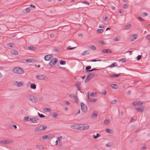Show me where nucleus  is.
<instances>
[{
	"label": "nucleus",
	"mask_w": 150,
	"mask_h": 150,
	"mask_svg": "<svg viewBox=\"0 0 150 150\" xmlns=\"http://www.w3.org/2000/svg\"><path fill=\"white\" fill-rule=\"evenodd\" d=\"M89 48L91 49L92 50H95L96 49V47L94 45H92L91 46L89 47Z\"/></svg>",
	"instance_id": "nucleus-41"
},
{
	"label": "nucleus",
	"mask_w": 150,
	"mask_h": 150,
	"mask_svg": "<svg viewBox=\"0 0 150 150\" xmlns=\"http://www.w3.org/2000/svg\"><path fill=\"white\" fill-rule=\"evenodd\" d=\"M44 110L46 112L51 111V110L50 108H46L44 109Z\"/></svg>",
	"instance_id": "nucleus-29"
},
{
	"label": "nucleus",
	"mask_w": 150,
	"mask_h": 150,
	"mask_svg": "<svg viewBox=\"0 0 150 150\" xmlns=\"http://www.w3.org/2000/svg\"><path fill=\"white\" fill-rule=\"evenodd\" d=\"M142 57L141 55H139L137 57V59L138 60H139Z\"/></svg>",
	"instance_id": "nucleus-52"
},
{
	"label": "nucleus",
	"mask_w": 150,
	"mask_h": 150,
	"mask_svg": "<svg viewBox=\"0 0 150 150\" xmlns=\"http://www.w3.org/2000/svg\"><path fill=\"white\" fill-rule=\"evenodd\" d=\"M97 100V99L95 98V99H90V101L92 102H95L96 100Z\"/></svg>",
	"instance_id": "nucleus-46"
},
{
	"label": "nucleus",
	"mask_w": 150,
	"mask_h": 150,
	"mask_svg": "<svg viewBox=\"0 0 150 150\" xmlns=\"http://www.w3.org/2000/svg\"><path fill=\"white\" fill-rule=\"evenodd\" d=\"M84 125H79L78 129L80 130H84Z\"/></svg>",
	"instance_id": "nucleus-22"
},
{
	"label": "nucleus",
	"mask_w": 150,
	"mask_h": 150,
	"mask_svg": "<svg viewBox=\"0 0 150 150\" xmlns=\"http://www.w3.org/2000/svg\"><path fill=\"white\" fill-rule=\"evenodd\" d=\"M110 121L109 120L105 119L104 122V123L105 125H107L109 123Z\"/></svg>",
	"instance_id": "nucleus-35"
},
{
	"label": "nucleus",
	"mask_w": 150,
	"mask_h": 150,
	"mask_svg": "<svg viewBox=\"0 0 150 150\" xmlns=\"http://www.w3.org/2000/svg\"><path fill=\"white\" fill-rule=\"evenodd\" d=\"M117 102V100H112L111 103L112 104H115Z\"/></svg>",
	"instance_id": "nucleus-59"
},
{
	"label": "nucleus",
	"mask_w": 150,
	"mask_h": 150,
	"mask_svg": "<svg viewBox=\"0 0 150 150\" xmlns=\"http://www.w3.org/2000/svg\"><path fill=\"white\" fill-rule=\"evenodd\" d=\"M103 30L102 29H98L97 30V32L98 33H102L103 32Z\"/></svg>",
	"instance_id": "nucleus-48"
},
{
	"label": "nucleus",
	"mask_w": 150,
	"mask_h": 150,
	"mask_svg": "<svg viewBox=\"0 0 150 150\" xmlns=\"http://www.w3.org/2000/svg\"><path fill=\"white\" fill-rule=\"evenodd\" d=\"M96 92H93L91 94L90 96H94L95 95H96Z\"/></svg>",
	"instance_id": "nucleus-50"
},
{
	"label": "nucleus",
	"mask_w": 150,
	"mask_h": 150,
	"mask_svg": "<svg viewBox=\"0 0 150 150\" xmlns=\"http://www.w3.org/2000/svg\"><path fill=\"white\" fill-rule=\"evenodd\" d=\"M123 7L125 8H127L129 7V5L128 4H125L123 5Z\"/></svg>",
	"instance_id": "nucleus-38"
},
{
	"label": "nucleus",
	"mask_w": 150,
	"mask_h": 150,
	"mask_svg": "<svg viewBox=\"0 0 150 150\" xmlns=\"http://www.w3.org/2000/svg\"><path fill=\"white\" fill-rule=\"evenodd\" d=\"M36 78L39 80H44L47 81L48 78L46 77L44 75L40 74L36 76Z\"/></svg>",
	"instance_id": "nucleus-2"
},
{
	"label": "nucleus",
	"mask_w": 150,
	"mask_h": 150,
	"mask_svg": "<svg viewBox=\"0 0 150 150\" xmlns=\"http://www.w3.org/2000/svg\"><path fill=\"white\" fill-rule=\"evenodd\" d=\"M99 70V69H97L96 68H93L91 70H88V71L91 72V71H96V70Z\"/></svg>",
	"instance_id": "nucleus-55"
},
{
	"label": "nucleus",
	"mask_w": 150,
	"mask_h": 150,
	"mask_svg": "<svg viewBox=\"0 0 150 150\" xmlns=\"http://www.w3.org/2000/svg\"><path fill=\"white\" fill-rule=\"evenodd\" d=\"M38 114L39 115V116L40 117H45V116L44 115H43L42 114H40V113H39V112H38Z\"/></svg>",
	"instance_id": "nucleus-47"
},
{
	"label": "nucleus",
	"mask_w": 150,
	"mask_h": 150,
	"mask_svg": "<svg viewBox=\"0 0 150 150\" xmlns=\"http://www.w3.org/2000/svg\"><path fill=\"white\" fill-rule=\"evenodd\" d=\"M13 142V141L11 140H0V144L2 143L3 144H10Z\"/></svg>",
	"instance_id": "nucleus-7"
},
{
	"label": "nucleus",
	"mask_w": 150,
	"mask_h": 150,
	"mask_svg": "<svg viewBox=\"0 0 150 150\" xmlns=\"http://www.w3.org/2000/svg\"><path fill=\"white\" fill-rule=\"evenodd\" d=\"M40 126H39L38 127L35 128V132H38L40 131H41L40 130Z\"/></svg>",
	"instance_id": "nucleus-40"
},
{
	"label": "nucleus",
	"mask_w": 150,
	"mask_h": 150,
	"mask_svg": "<svg viewBox=\"0 0 150 150\" xmlns=\"http://www.w3.org/2000/svg\"><path fill=\"white\" fill-rule=\"evenodd\" d=\"M117 66V65H115V63H113L112 64L108 66V67H109L112 68L114 67H116V66Z\"/></svg>",
	"instance_id": "nucleus-37"
},
{
	"label": "nucleus",
	"mask_w": 150,
	"mask_h": 150,
	"mask_svg": "<svg viewBox=\"0 0 150 150\" xmlns=\"http://www.w3.org/2000/svg\"><path fill=\"white\" fill-rule=\"evenodd\" d=\"M76 47H71L70 46H68V47H67V49L70 50H72V49H74Z\"/></svg>",
	"instance_id": "nucleus-44"
},
{
	"label": "nucleus",
	"mask_w": 150,
	"mask_h": 150,
	"mask_svg": "<svg viewBox=\"0 0 150 150\" xmlns=\"http://www.w3.org/2000/svg\"><path fill=\"white\" fill-rule=\"evenodd\" d=\"M30 87L31 89H35L36 88V85L34 83H31L30 85Z\"/></svg>",
	"instance_id": "nucleus-21"
},
{
	"label": "nucleus",
	"mask_w": 150,
	"mask_h": 150,
	"mask_svg": "<svg viewBox=\"0 0 150 150\" xmlns=\"http://www.w3.org/2000/svg\"><path fill=\"white\" fill-rule=\"evenodd\" d=\"M106 131L107 132L110 134H112V130L108 129H106Z\"/></svg>",
	"instance_id": "nucleus-33"
},
{
	"label": "nucleus",
	"mask_w": 150,
	"mask_h": 150,
	"mask_svg": "<svg viewBox=\"0 0 150 150\" xmlns=\"http://www.w3.org/2000/svg\"><path fill=\"white\" fill-rule=\"evenodd\" d=\"M120 74H113L112 75H110V76L111 77H117L118 76H119L120 75Z\"/></svg>",
	"instance_id": "nucleus-31"
},
{
	"label": "nucleus",
	"mask_w": 150,
	"mask_h": 150,
	"mask_svg": "<svg viewBox=\"0 0 150 150\" xmlns=\"http://www.w3.org/2000/svg\"><path fill=\"white\" fill-rule=\"evenodd\" d=\"M14 84L18 87H20L22 85V83L21 82L16 81L14 82Z\"/></svg>",
	"instance_id": "nucleus-11"
},
{
	"label": "nucleus",
	"mask_w": 150,
	"mask_h": 150,
	"mask_svg": "<svg viewBox=\"0 0 150 150\" xmlns=\"http://www.w3.org/2000/svg\"><path fill=\"white\" fill-rule=\"evenodd\" d=\"M150 35H148L146 37V38L149 40V42H150V38L149 37L150 36Z\"/></svg>",
	"instance_id": "nucleus-56"
},
{
	"label": "nucleus",
	"mask_w": 150,
	"mask_h": 150,
	"mask_svg": "<svg viewBox=\"0 0 150 150\" xmlns=\"http://www.w3.org/2000/svg\"><path fill=\"white\" fill-rule=\"evenodd\" d=\"M106 91L105 90H103V91L102 94L103 95H105L106 94Z\"/></svg>",
	"instance_id": "nucleus-61"
},
{
	"label": "nucleus",
	"mask_w": 150,
	"mask_h": 150,
	"mask_svg": "<svg viewBox=\"0 0 150 150\" xmlns=\"http://www.w3.org/2000/svg\"><path fill=\"white\" fill-rule=\"evenodd\" d=\"M102 52L104 53H108L111 52V51L110 49H108L103 50Z\"/></svg>",
	"instance_id": "nucleus-18"
},
{
	"label": "nucleus",
	"mask_w": 150,
	"mask_h": 150,
	"mask_svg": "<svg viewBox=\"0 0 150 150\" xmlns=\"http://www.w3.org/2000/svg\"><path fill=\"white\" fill-rule=\"evenodd\" d=\"M30 9L29 8H27L23 10V12L24 13H27L29 12L30 11Z\"/></svg>",
	"instance_id": "nucleus-25"
},
{
	"label": "nucleus",
	"mask_w": 150,
	"mask_h": 150,
	"mask_svg": "<svg viewBox=\"0 0 150 150\" xmlns=\"http://www.w3.org/2000/svg\"><path fill=\"white\" fill-rule=\"evenodd\" d=\"M62 136H60L59 137H58L57 138V139L58 140V141L59 142H60V139H62Z\"/></svg>",
	"instance_id": "nucleus-62"
},
{
	"label": "nucleus",
	"mask_w": 150,
	"mask_h": 150,
	"mask_svg": "<svg viewBox=\"0 0 150 150\" xmlns=\"http://www.w3.org/2000/svg\"><path fill=\"white\" fill-rule=\"evenodd\" d=\"M147 16V14L146 13H142V16L145 17Z\"/></svg>",
	"instance_id": "nucleus-60"
},
{
	"label": "nucleus",
	"mask_w": 150,
	"mask_h": 150,
	"mask_svg": "<svg viewBox=\"0 0 150 150\" xmlns=\"http://www.w3.org/2000/svg\"><path fill=\"white\" fill-rule=\"evenodd\" d=\"M40 130L41 131L43 130L46 129L47 128V127L46 126L44 125H42L40 126Z\"/></svg>",
	"instance_id": "nucleus-17"
},
{
	"label": "nucleus",
	"mask_w": 150,
	"mask_h": 150,
	"mask_svg": "<svg viewBox=\"0 0 150 150\" xmlns=\"http://www.w3.org/2000/svg\"><path fill=\"white\" fill-rule=\"evenodd\" d=\"M13 72L18 74H22L24 73V71L23 69L20 67H16L13 70Z\"/></svg>",
	"instance_id": "nucleus-1"
},
{
	"label": "nucleus",
	"mask_w": 150,
	"mask_h": 150,
	"mask_svg": "<svg viewBox=\"0 0 150 150\" xmlns=\"http://www.w3.org/2000/svg\"><path fill=\"white\" fill-rule=\"evenodd\" d=\"M94 76V74L93 73H89L86 79L85 82L86 83V81L88 82L89 81L91 80V78H93Z\"/></svg>",
	"instance_id": "nucleus-3"
},
{
	"label": "nucleus",
	"mask_w": 150,
	"mask_h": 150,
	"mask_svg": "<svg viewBox=\"0 0 150 150\" xmlns=\"http://www.w3.org/2000/svg\"><path fill=\"white\" fill-rule=\"evenodd\" d=\"M60 63L61 65H64L66 64V62L64 61L60 60Z\"/></svg>",
	"instance_id": "nucleus-43"
},
{
	"label": "nucleus",
	"mask_w": 150,
	"mask_h": 150,
	"mask_svg": "<svg viewBox=\"0 0 150 150\" xmlns=\"http://www.w3.org/2000/svg\"><path fill=\"white\" fill-rule=\"evenodd\" d=\"M137 34H134L132 35L130 37L131 41H133L137 39Z\"/></svg>",
	"instance_id": "nucleus-10"
},
{
	"label": "nucleus",
	"mask_w": 150,
	"mask_h": 150,
	"mask_svg": "<svg viewBox=\"0 0 150 150\" xmlns=\"http://www.w3.org/2000/svg\"><path fill=\"white\" fill-rule=\"evenodd\" d=\"M36 146L37 148L41 150L44 149V147L41 145H37Z\"/></svg>",
	"instance_id": "nucleus-27"
},
{
	"label": "nucleus",
	"mask_w": 150,
	"mask_h": 150,
	"mask_svg": "<svg viewBox=\"0 0 150 150\" xmlns=\"http://www.w3.org/2000/svg\"><path fill=\"white\" fill-rule=\"evenodd\" d=\"M58 116L56 112H54L53 113V114L52 115V117L53 118H55Z\"/></svg>",
	"instance_id": "nucleus-36"
},
{
	"label": "nucleus",
	"mask_w": 150,
	"mask_h": 150,
	"mask_svg": "<svg viewBox=\"0 0 150 150\" xmlns=\"http://www.w3.org/2000/svg\"><path fill=\"white\" fill-rule=\"evenodd\" d=\"M101 45H104V42L103 41H99L98 42Z\"/></svg>",
	"instance_id": "nucleus-54"
},
{
	"label": "nucleus",
	"mask_w": 150,
	"mask_h": 150,
	"mask_svg": "<svg viewBox=\"0 0 150 150\" xmlns=\"http://www.w3.org/2000/svg\"><path fill=\"white\" fill-rule=\"evenodd\" d=\"M98 114L96 112V111H94L92 112L91 115V117L92 118H94L97 116Z\"/></svg>",
	"instance_id": "nucleus-13"
},
{
	"label": "nucleus",
	"mask_w": 150,
	"mask_h": 150,
	"mask_svg": "<svg viewBox=\"0 0 150 150\" xmlns=\"http://www.w3.org/2000/svg\"><path fill=\"white\" fill-rule=\"evenodd\" d=\"M144 107L143 106L142 107H139L138 108H135V109L137 110L138 112L141 111L142 112L144 110Z\"/></svg>",
	"instance_id": "nucleus-14"
},
{
	"label": "nucleus",
	"mask_w": 150,
	"mask_h": 150,
	"mask_svg": "<svg viewBox=\"0 0 150 150\" xmlns=\"http://www.w3.org/2000/svg\"><path fill=\"white\" fill-rule=\"evenodd\" d=\"M81 106L82 111L84 113L86 112L87 109V106L86 105L83 103L81 102Z\"/></svg>",
	"instance_id": "nucleus-4"
},
{
	"label": "nucleus",
	"mask_w": 150,
	"mask_h": 150,
	"mask_svg": "<svg viewBox=\"0 0 150 150\" xmlns=\"http://www.w3.org/2000/svg\"><path fill=\"white\" fill-rule=\"evenodd\" d=\"M10 52L11 54L13 55H17L18 54V52L15 50H13L10 51Z\"/></svg>",
	"instance_id": "nucleus-16"
},
{
	"label": "nucleus",
	"mask_w": 150,
	"mask_h": 150,
	"mask_svg": "<svg viewBox=\"0 0 150 150\" xmlns=\"http://www.w3.org/2000/svg\"><path fill=\"white\" fill-rule=\"evenodd\" d=\"M89 52H88V50H85L84 51L82 54L83 55H87L88 54H89Z\"/></svg>",
	"instance_id": "nucleus-26"
},
{
	"label": "nucleus",
	"mask_w": 150,
	"mask_h": 150,
	"mask_svg": "<svg viewBox=\"0 0 150 150\" xmlns=\"http://www.w3.org/2000/svg\"><path fill=\"white\" fill-rule=\"evenodd\" d=\"M84 129H88L89 128V126L88 125H84Z\"/></svg>",
	"instance_id": "nucleus-39"
},
{
	"label": "nucleus",
	"mask_w": 150,
	"mask_h": 150,
	"mask_svg": "<svg viewBox=\"0 0 150 150\" xmlns=\"http://www.w3.org/2000/svg\"><path fill=\"white\" fill-rule=\"evenodd\" d=\"M103 19L104 21H107L108 20V18L107 16H105V18H103Z\"/></svg>",
	"instance_id": "nucleus-49"
},
{
	"label": "nucleus",
	"mask_w": 150,
	"mask_h": 150,
	"mask_svg": "<svg viewBox=\"0 0 150 150\" xmlns=\"http://www.w3.org/2000/svg\"><path fill=\"white\" fill-rule=\"evenodd\" d=\"M54 51L57 52H59L61 51V50L59 48H57L54 49Z\"/></svg>",
	"instance_id": "nucleus-45"
},
{
	"label": "nucleus",
	"mask_w": 150,
	"mask_h": 150,
	"mask_svg": "<svg viewBox=\"0 0 150 150\" xmlns=\"http://www.w3.org/2000/svg\"><path fill=\"white\" fill-rule=\"evenodd\" d=\"M71 127L73 129H78L79 128V125H71Z\"/></svg>",
	"instance_id": "nucleus-15"
},
{
	"label": "nucleus",
	"mask_w": 150,
	"mask_h": 150,
	"mask_svg": "<svg viewBox=\"0 0 150 150\" xmlns=\"http://www.w3.org/2000/svg\"><path fill=\"white\" fill-rule=\"evenodd\" d=\"M101 61V60H95V59H93L91 61V62H96L97 61Z\"/></svg>",
	"instance_id": "nucleus-57"
},
{
	"label": "nucleus",
	"mask_w": 150,
	"mask_h": 150,
	"mask_svg": "<svg viewBox=\"0 0 150 150\" xmlns=\"http://www.w3.org/2000/svg\"><path fill=\"white\" fill-rule=\"evenodd\" d=\"M139 102L138 101H134L132 103V104L134 105V106H138L139 105Z\"/></svg>",
	"instance_id": "nucleus-20"
},
{
	"label": "nucleus",
	"mask_w": 150,
	"mask_h": 150,
	"mask_svg": "<svg viewBox=\"0 0 150 150\" xmlns=\"http://www.w3.org/2000/svg\"><path fill=\"white\" fill-rule=\"evenodd\" d=\"M26 61L27 62L31 63L33 62V61H35V60L33 59L30 58L26 59Z\"/></svg>",
	"instance_id": "nucleus-24"
},
{
	"label": "nucleus",
	"mask_w": 150,
	"mask_h": 150,
	"mask_svg": "<svg viewBox=\"0 0 150 150\" xmlns=\"http://www.w3.org/2000/svg\"><path fill=\"white\" fill-rule=\"evenodd\" d=\"M29 49L31 50H34V47L32 46H30L28 47Z\"/></svg>",
	"instance_id": "nucleus-58"
},
{
	"label": "nucleus",
	"mask_w": 150,
	"mask_h": 150,
	"mask_svg": "<svg viewBox=\"0 0 150 150\" xmlns=\"http://www.w3.org/2000/svg\"><path fill=\"white\" fill-rule=\"evenodd\" d=\"M74 99L75 102L78 103H79V99L77 96H75L74 97Z\"/></svg>",
	"instance_id": "nucleus-30"
},
{
	"label": "nucleus",
	"mask_w": 150,
	"mask_h": 150,
	"mask_svg": "<svg viewBox=\"0 0 150 150\" xmlns=\"http://www.w3.org/2000/svg\"><path fill=\"white\" fill-rule=\"evenodd\" d=\"M52 57V55H47L44 57V59L46 61H49Z\"/></svg>",
	"instance_id": "nucleus-8"
},
{
	"label": "nucleus",
	"mask_w": 150,
	"mask_h": 150,
	"mask_svg": "<svg viewBox=\"0 0 150 150\" xmlns=\"http://www.w3.org/2000/svg\"><path fill=\"white\" fill-rule=\"evenodd\" d=\"M141 130V129L140 128H138L137 130L135 131V133L138 132Z\"/></svg>",
	"instance_id": "nucleus-64"
},
{
	"label": "nucleus",
	"mask_w": 150,
	"mask_h": 150,
	"mask_svg": "<svg viewBox=\"0 0 150 150\" xmlns=\"http://www.w3.org/2000/svg\"><path fill=\"white\" fill-rule=\"evenodd\" d=\"M137 18L139 20V21H144V20L143 19H142V18L141 17H138Z\"/></svg>",
	"instance_id": "nucleus-63"
},
{
	"label": "nucleus",
	"mask_w": 150,
	"mask_h": 150,
	"mask_svg": "<svg viewBox=\"0 0 150 150\" xmlns=\"http://www.w3.org/2000/svg\"><path fill=\"white\" fill-rule=\"evenodd\" d=\"M39 120V119L37 117H33L30 118L29 119V120L31 122L36 123L38 122V120Z\"/></svg>",
	"instance_id": "nucleus-9"
},
{
	"label": "nucleus",
	"mask_w": 150,
	"mask_h": 150,
	"mask_svg": "<svg viewBox=\"0 0 150 150\" xmlns=\"http://www.w3.org/2000/svg\"><path fill=\"white\" fill-rule=\"evenodd\" d=\"M111 86L112 87V88L113 89H117L118 88V87L117 86L114 84H112L111 85Z\"/></svg>",
	"instance_id": "nucleus-23"
},
{
	"label": "nucleus",
	"mask_w": 150,
	"mask_h": 150,
	"mask_svg": "<svg viewBox=\"0 0 150 150\" xmlns=\"http://www.w3.org/2000/svg\"><path fill=\"white\" fill-rule=\"evenodd\" d=\"M30 118H30L29 117L27 116L24 118V121L25 122H27L28 120H29V119Z\"/></svg>",
	"instance_id": "nucleus-34"
},
{
	"label": "nucleus",
	"mask_w": 150,
	"mask_h": 150,
	"mask_svg": "<svg viewBox=\"0 0 150 150\" xmlns=\"http://www.w3.org/2000/svg\"><path fill=\"white\" fill-rule=\"evenodd\" d=\"M119 62H120L122 63H123L127 61V59L125 58H123L119 60Z\"/></svg>",
	"instance_id": "nucleus-28"
},
{
	"label": "nucleus",
	"mask_w": 150,
	"mask_h": 150,
	"mask_svg": "<svg viewBox=\"0 0 150 150\" xmlns=\"http://www.w3.org/2000/svg\"><path fill=\"white\" fill-rule=\"evenodd\" d=\"M13 45H14V44L12 43H9L8 44V46L11 47H13Z\"/></svg>",
	"instance_id": "nucleus-53"
},
{
	"label": "nucleus",
	"mask_w": 150,
	"mask_h": 150,
	"mask_svg": "<svg viewBox=\"0 0 150 150\" xmlns=\"http://www.w3.org/2000/svg\"><path fill=\"white\" fill-rule=\"evenodd\" d=\"M52 138V136L50 135H44L42 137V138L44 140L46 139H49Z\"/></svg>",
	"instance_id": "nucleus-12"
},
{
	"label": "nucleus",
	"mask_w": 150,
	"mask_h": 150,
	"mask_svg": "<svg viewBox=\"0 0 150 150\" xmlns=\"http://www.w3.org/2000/svg\"><path fill=\"white\" fill-rule=\"evenodd\" d=\"M81 84V83L80 82H77V83L75 84V85L77 87H79V86Z\"/></svg>",
	"instance_id": "nucleus-51"
},
{
	"label": "nucleus",
	"mask_w": 150,
	"mask_h": 150,
	"mask_svg": "<svg viewBox=\"0 0 150 150\" xmlns=\"http://www.w3.org/2000/svg\"><path fill=\"white\" fill-rule=\"evenodd\" d=\"M91 68V66H87L86 67V70L87 71H88V70H90Z\"/></svg>",
	"instance_id": "nucleus-42"
},
{
	"label": "nucleus",
	"mask_w": 150,
	"mask_h": 150,
	"mask_svg": "<svg viewBox=\"0 0 150 150\" xmlns=\"http://www.w3.org/2000/svg\"><path fill=\"white\" fill-rule=\"evenodd\" d=\"M57 59L56 58H52L49 64L51 66H54L57 63Z\"/></svg>",
	"instance_id": "nucleus-5"
},
{
	"label": "nucleus",
	"mask_w": 150,
	"mask_h": 150,
	"mask_svg": "<svg viewBox=\"0 0 150 150\" xmlns=\"http://www.w3.org/2000/svg\"><path fill=\"white\" fill-rule=\"evenodd\" d=\"M28 98L33 103H35L37 100V98L33 96H29Z\"/></svg>",
	"instance_id": "nucleus-6"
},
{
	"label": "nucleus",
	"mask_w": 150,
	"mask_h": 150,
	"mask_svg": "<svg viewBox=\"0 0 150 150\" xmlns=\"http://www.w3.org/2000/svg\"><path fill=\"white\" fill-rule=\"evenodd\" d=\"M131 26L132 25L131 24H129L123 27V30H126L131 27Z\"/></svg>",
	"instance_id": "nucleus-19"
},
{
	"label": "nucleus",
	"mask_w": 150,
	"mask_h": 150,
	"mask_svg": "<svg viewBox=\"0 0 150 150\" xmlns=\"http://www.w3.org/2000/svg\"><path fill=\"white\" fill-rule=\"evenodd\" d=\"M120 37L119 36L115 38L114 39V40L115 41H120Z\"/></svg>",
	"instance_id": "nucleus-32"
}]
</instances>
